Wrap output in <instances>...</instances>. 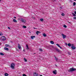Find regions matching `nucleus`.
I'll use <instances>...</instances> for the list:
<instances>
[{"mask_svg": "<svg viewBox=\"0 0 76 76\" xmlns=\"http://www.w3.org/2000/svg\"><path fill=\"white\" fill-rule=\"evenodd\" d=\"M76 70L75 68H70L69 70H68L69 72H73Z\"/></svg>", "mask_w": 76, "mask_h": 76, "instance_id": "1", "label": "nucleus"}, {"mask_svg": "<svg viewBox=\"0 0 76 76\" xmlns=\"http://www.w3.org/2000/svg\"><path fill=\"white\" fill-rule=\"evenodd\" d=\"M15 64L14 63H12L11 64V67L12 69H15Z\"/></svg>", "mask_w": 76, "mask_h": 76, "instance_id": "2", "label": "nucleus"}, {"mask_svg": "<svg viewBox=\"0 0 76 76\" xmlns=\"http://www.w3.org/2000/svg\"><path fill=\"white\" fill-rule=\"evenodd\" d=\"M1 39L2 41H5L6 40V37L4 36H2L1 37Z\"/></svg>", "mask_w": 76, "mask_h": 76, "instance_id": "3", "label": "nucleus"}, {"mask_svg": "<svg viewBox=\"0 0 76 76\" xmlns=\"http://www.w3.org/2000/svg\"><path fill=\"white\" fill-rule=\"evenodd\" d=\"M21 21H22V22H23L24 23L26 22V20L22 18Z\"/></svg>", "mask_w": 76, "mask_h": 76, "instance_id": "4", "label": "nucleus"}, {"mask_svg": "<svg viewBox=\"0 0 76 76\" xmlns=\"http://www.w3.org/2000/svg\"><path fill=\"white\" fill-rule=\"evenodd\" d=\"M57 70H54V71H53V74H54L55 75H56L57 74Z\"/></svg>", "mask_w": 76, "mask_h": 76, "instance_id": "5", "label": "nucleus"}, {"mask_svg": "<svg viewBox=\"0 0 76 76\" xmlns=\"http://www.w3.org/2000/svg\"><path fill=\"white\" fill-rule=\"evenodd\" d=\"M33 75L34 76H38V73L36 72H35L34 73Z\"/></svg>", "mask_w": 76, "mask_h": 76, "instance_id": "6", "label": "nucleus"}, {"mask_svg": "<svg viewBox=\"0 0 76 76\" xmlns=\"http://www.w3.org/2000/svg\"><path fill=\"white\" fill-rule=\"evenodd\" d=\"M62 36L64 39L66 37V36L64 35L63 34H62Z\"/></svg>", "mask_w": 76, "mask_h": 76, "instance_id": "7", "label": "nucleus"}, {"mask_svg": "<svg viewBox=\"0 0 76 76\" xmlns=\"http://www.w3.org/2000/svg\"><path fill=\"white\" fill-rule=\"evenodd\" d=\"M71 48H72V50H75V49H76V47L74 46H72Z\"/></svg>", "mask_w": 76, "mask_h": 76, "instance_id": "8", "label": "nucleus"}, {"mask_svg": "<svg viewBox=\"0 0 76 76\" xmlns=\"http://www.w3.org/2000/svg\"><path fill=\"white\" fill-rule=\"evenodd\" d=\"M18 48L20 49H21V46H20V44H18Z\"/></svg>", "mask_w": 76, "mask_h": 76, "instance_id": "9", "label": "nucleus"}, {"mask_svg": "<svg viewBox=\"0 0 76 76\" xmlns=\"http://www.w3.org/2000/svg\"><path fill=\"white\" fill-rule=\"evenodd\" d=\"M4 49L5 50H6V51H9V48L6 47H4Z\"/></svg>", "mask_w": 76, "mask_h": 76, "instance_id": "10", "label": "nucleus"}, {"mask_svg": "<svg viewBox=\"0 0 76 76\" xmlns=\"http://www.w3.org/2000/svg\"><path fill=\"white\" fill-rule=\"evenodd\" d=\"M55 50H56V51H58L59 53L60 52V50L59 49H58L57 48H56Z\"/></svg>", "mask_w": 76, "mask_h": 76, "instance_id": "11", "label": "nucleus"}, {"mask_svg": "<svg viewBox=\"0 0 76 76\" xmlns=\"http://www.w3.org/2000/svg\"><path fill=\"white\" fill-rule=\"evenodd\" d=\"M35 38V36H31V38L32 39H34V38Z\"/></svg>", "mask_w": 76, "mask_h": 76, "instance_id": "12", "label": "nucleus"}, {"mask_svg": "<svg viewBox=\"0 0 76 76\" xmlns=\"http://www.w3.org/2000/svg\"><path fill=\"white\" fill-rule=\"evenodd\" d=\"M56 45H57V46H58V47H59V48H60L61 49H62V48H61V47L59 45V44H56Z\"/></svg>", "mask_w": 76, "mask_h": 76, "instance_id": "13", "label": "nucleus"}, {"mask_svg": "<svg viewBox=\"0 0 76 76\" xmlns=\"http://www.w3.org/2000/svg\"><path fill=\"white\" fill-rule=\"evenodd\" d=\"M26 50H29V47H28V46L27 45H26Z\"/></svg>", "mask_w": 76, "mask_h": 76, "instance_id": "14", "label": "nucleus"}, {"mask_svg": "<svg viewBox=\"0 0 76 76\" xmlns=\"http://www.w3.org/2000/svg\"><path fill=\"white\" fill-rule=\"evenodd\" d=\"M43 37H47V35H46V34H43Z\"/></svg>", "mask_w": 76, "mask_h": 76, "instance_id": "15", "label": "nucleus"}, {"mask_svg": "<svg viewBox=\"0 0 76 76\" xmlns=\"http://www.w3.org/2000/svg\"><path fill=\"white\" fill-rule=\"evenodd\" d=\"M13 21L14 22H15L16 23H17V21L16 20V19H13Z\"/></svg>", "mask_w": 76, "mask_h": 76, "instance_id": "16", "label": "nucleus"}, {"mask_svg": "<svg viewBox=\"0 0 76 76\" xmlns=\"http://www.w3.org/2000/svg\"><path fill=\"white\" fill-rule=\"evenodd\" d=\"M50 43L52 44H54V42L53 41H50Z\"/></svg>", "mask_w": 76, "mask_h": 76, "instance_id": "17", "label": "nucleus"}, {"mask_svg": "<svg viewBox=\"0 0 76 76\" xmlns=\"http://www.w3.org/2000/svg\"><path fill=\"white\" fill-rule=\"evenodd\" d=\"M5 46L6 47H10V46H9V45H7V44H6L5 45Z\"/></svg>", "mask_w": 76, "mask_h": 76, "instance_id": "18", "label": "nucleus"}, {"mask_svg": "<svg viewBox=\"0 0 76 76\" xmlns=\"http://www.w3.org/2000/svg\"><path fill=\"white\" fill-rule=\"evenodd\" d=\"M0 55H1V56H4V53H0Z\"/></svg>", "mask_w": 76, "mask_h": 76, "instance_id": "19", "label": "nucleus"}, {"mask_svg": "<svg viewBox=\"0 0 76 76\" xmlns=\"http://www.w3.org/2000/svg\"><path fill=\"white\" fill-rule=\"evenodd\" d=\"M4 75L5 76H9V74L7 73H5L4 74Z\"/></svg>", "mask_w": 76, "mask_h": 76, "instance_id": "20", "label": "nucleus"}, {"mask_svg": "<svg viewBox=\"0 0 76 76\" xmlns=\"http://www.w3.org/2000/svg\"><path fill=\"white\" fill-rule=\"evenodd\" d=\"M40 21H41V22H43L44 20L42 18H40Z\"/></svg>", "mask_w": 76, "mask_h": 76, "instance_id": "21", "label": "nucleus"}, {"mask_svg": "<svg viewBox=\"0 0 76 76\" xmlns=\"http://www.w3.org/2000/svg\"><path fill=\"white\" fill-rule=\"evenodd\" d=\"M54 57L56 61H57V60H58V58H57L56 56H55Z\"/></svg>", "mask_w": 76, "mask_h": 76, "instance_id": "22", "label": "nucleus"}, {"mask_svg": "<svg viewBox=\"0 0 76 76\" xmlns=\"http://www.w3.org/2000/svg\"><path fill=\"white\" fill-rule=\"evenodd\" d=\"M68 45L69 47H71V44L70 43H68Z\"/></svg>", "mask_w": 76, "mask_h": 76, "instance_id": "23", "label": "nucleus"}, {"mask_svg": "<svg viewBox=\"0 0 76 76\" xmlns=\"http://www.w3.org/2000/svg\"><path fill=\"white\" fill-rule=\"evenodd\" d=\"M75 5H76V2H74L73 3V6H75Z\"/></svg>", "mask_w": 76, "mask_h": 76, "instance_id": "24", "label": "nucleus"}, {"mask_svg": "<svg viewBox=\"0 0 76 76\" xmlns=\"http://www.w3.org/2000/svg\"><path fill=\"white\" fill-rule=\"evenodd\" d=\"M61 15L62 16H64V13H62V14H61Z\"/></svg>", "mask_w": 76, "mask_h": 76, "instance_id": "25", "label": "nucleus"}, {"mask_svg": "<svg viewBox=\"0 0 76 76\" xmlns=\"http://www.w3.org/2000/svg\"><path fill=\"white\" fill-rule=\"evenodd\" d=\"M24 60L26 62V61H27V60H26V59L25 58H24Z\"/></svg>", "mask_w": 76, "mask_h": 76, "instance_id": "26", "label": "nucleus"}, {"mask_svg": "<svg viewBox=\"0 0 76 76\" xmlns=\"http://www.w3.org/2000/svg\"><path fill=\"white\" fill-rule=\"evenodd\" d=\"M23 28H26V26H23Z\"/></svg>", "mask_w": 76, "mask_h": 76, "instance_id": "27", "label": "nucleus"}, {"mask_svg": "<svg viewBox=\"0 0 76 76\" xmlns=\"http://www.w3.org/2000/svg\"><path fill=\"white\" fill-rule=\"evenodd\" d=\"M64 28H67V26H66V25H64Z\"/></svg>", "mask_w": 76, "mask_h": 76, "instance_id": "28", "label": "nucleus"}, {"mask_svg": "<svg viewBox=\"0 0 76 76\" xmlns=\"http://www.w3.org/2000/svg\"><path fill=\"white\" fill-rule=\"evenodd\" d=\"M72 15H73V16H76V15H75V14L74 13H72Z\"/></svg>", "mask_w": 76, "mask_h": 76, "instance_id": "29", "label": "nucleus"}, {"mask_svg": "<svg viewBox=\"0 0 76 76\" xmlns=\"http://www.w3.org/2000/svg\"><path fill=\"white\" fill-rule=\"evenodd\" d=\"M36 34L37 35H39V34L38 33V32L37 31L36 32Z\"/></svg>", "mask_w": 76, "mask_h": 76, "instance_id": "30", "label": "nucleus"}, {"mask_svg": "<svg viewBox=\"0 0 76 76\" xmlns=\"http://www.w3.org/2000/svg\"><path fill=\"white\" fill-rule=\"evenodd\" d=\"M23 76H27L26 75L24 74L23 75Z\"/></svg>", "mask_w": 76, "mask_h": 76, "instance_id": "31", "label": "nucleus"}, {"mask_svg": "<svg viewBox=\"0 0 76 76\" xmlns=\"http://www.w3.org/2000/svg\"><path fill=\"white\" fill-rule=\"evenodd\" d=\"M39 50H40V51H42V50L41 49H39Z\"/></svg>", "mask_w": 76, "mask_h": 76, "instance_id": "32", "label": "nucleus"}, {"mask_svg": "<svg viewBox=\"0 0 76 76\" xmlns=\"http://www.w3.org/2000/svg\"><path fill=\"white\" fill-rule=\"evenodd\" d=\"M37 32H38V34H39V33H41V32L40 31H37Z\"/></svg>", "mask_w": 76, "mask_h": 76, "instance_id": "33", "label": "nucleus"}, {"mask_svg": "<svg viewBox=\"0 0 76 76\" xmlns=\"http://www.w3.org/2000/svg\"><path fill=\"white\" fill-rule=\"evenodd\" d=\"M68 54H69V55H70V54H71V53L70 52H68Z\"/></svg>", "mask_w": 76, "mask_h": 76, "instance_id": "34", "label": "nucleus"}, {"mask_svg": "<svg viewBox=\"0 0 76 76\" xmlns=\"http://www.w3.org/2000/svg\"><path fill=\"white\" fill-rule=\"evenodd\" d=\"M70 2H71V3H72L73 2V1H72V0H70Z\"/></svg>", "mask_w": 76, "mask_h": 76, "instance_id": "35", "label": "nucleus"}, {"mask_svg": "<svg viewBox=\"0 0 76 76\" xmlns=\"http://www.w3.org/2000/svg\"><path fill=\"white\" fill-rule=\"evenodd\" d=\"M74 19H76V17H74Z\"/></svg>", "mask_w": 76, "mask_h": 76, "instance_id": "36", "label": "nucleus"}, {"mask_svg": "<svg viewBox=\"0 0 76 76\" xmlns=\"http://www.w3.org/2000/svg\"><path fill=\"white\" fill-rule=\"evenodd\" d=\"M8 29H10V28L9 27H8Z\"/></svg>", "mask_w": 76, "mask_h": 76, "instance_id": "37", "label": "nucleus"}, {"mask_svg": "<svg viewBox=\"0 0 76 76\" xmlns=\"http://www.w3.org/2000/svg\"><path fill=\"white\" fill-rule=\"evenodd\" d=\"M71 45H72V46H74V45L73 44H72Z\"/></svg>", "mask_w": 76, "mask_h": 76, "instance_id": "38", "label": "nucleus"}, {"mask_svg": "<svg viewBox=\"0 0 76 76\" xmlns=\"http://www.w3.org/2000/svg\"><path fill=\"white\" fill-rule=\"evenodd\" d=\"M65 44L66 45H67V43H65Z\"/></svg>", "mask_w": 76, "mask_h": 76, "instance_id": "39", "label": "nucleus"}, {"mask_svg": "<svg viewBox=\"0 0 76 76\" xmlns=\"http://www.w3.org/2000/svg\"><path fill=\"white\" fill-rule=\"evenodd\" d=\"M74 13L75 14H76V11H75V12H74Z\"/></svg>", "mask_w": 76, "mask_h": 76, "instance_id": "40", "label": "nucleus"}, {"mask_svg": "<svg viewBox=\"0 0 76 76\" xmlns=\"http://www.w3.org/2000/svg\"><path fill=\"white\" fill-rule=\"evenodd\" d=\"M14 18H15V19H16V17H14Z\"/></svg>", "mask_w": 76, "mask_h": 76, "instance_id": "41", "label": "nucleus"}, {"mask_svg": "<svg viewBox=\"0 0 76 76\" xmlns=\"http://www.w3.org/2000/svg\"><path fill=\"white\" fill-rule=\"evenodd\" d=\"M34 29H37V28H35V27H34Z\"/></svg>", "mask_w": 76, "mask_h": 76, "instance_id": "42", "label": "nucleus"}, {"mask_svg": "<svg viewBox=\"0 0 76 76\" xmlns=\"http://www.w3.org/2000/svg\"><path fill=\"white\" fill-rule=\"evenodd\" d=\"M1 34H0V36H1Z\"/></svg>", "mask_w": 76, "mask_h": 76, "instance_id": "43", "label": "nucleus"}, {"mask_svg": "<svg viewBox=\"0 0 76 76\" xmlns=\"http://www.w3.org/2000/svg\"><path fill=\"white\" fill-rule=\"evenodd\" d=\"M23 51H25V50L23 49Z\"/></svg>", "mask_w": 76, "mask_h": 76, "instance_id": "44", "label": "nucleus"}, {"mask_svg": "<svg viewBox=\"0 0 76 76\" xmlns=\"http://www.w3.org/2000/svg\"><path fill=\"white\" fill-rule=\"evenodd\" d=\"M74 1H76V0H74Z\"/></svg>", "mask_w": 76, "mask_h": 76, "instance_id": "45", "label": "nucleus"}, {"mask_svg": "<svg viewBox=\"0 0 76 76\" xmlns=\"http://www.w3.org/2000/svg\"><path fill=\"white\" fill-rule=\"evenodd\" d=\"M0 1H1V0H0Z\"/></svg>", "mask_w": 76, "mask_h": 76, "instance_id": "46", "label": "nucleus"}, {"mask_svg": "<svg viewBox=\"0 0 76 76\" xmlns=\"http://www.w3.org/2000/svg\"><path fill=\"white\" fill-rule=\"evenodd\" d=\"M55 1H56V0H54Z\"/></svg>", "mask_w": 76, "mask_h": 76, "instance_id": "47", "label": "nucleus"}, {"mask_svg": "<svg viewBox=\"0 0 76 76\" xmlns=\"http://www.w3.org/2000/svg\"><path fill=\"white\" fill-rule=\"evenodd\" d=\"M34 54H35V53H34Z\"/></svg>", "mask_w": 76, "mask_h": 76, "instance_id": "48", "label": "nucleus"}]
</instances>
